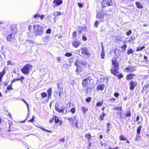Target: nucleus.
<instances>
[{
    "instance_id": "nucleus-11",
    "label": "nucleus",
    "mask_w": 149,
    "mask_h": 149,
    "mask_svg": "<svg viewBox=\"0 0 149 149\" xmlns=\"http://www.w3.org/2000/svg\"><path fill=\"white\" fill-rule=\"evenodd\" d=\"M54 120L56 124H58V126H61L62 124V121L60 120L58 117L54 116Z\"/></svg>"
},
{
    "instance_id": "nucleus-24",
    "label": "nucleus",
    "mask_w": 149,
    "mask_h": 149,
    "mask_svg": "<svg viewBox=\"0 0 149 149\" xmlns=\"http://www.w3.org/2000/svg\"><path fill=\"white\" fill-rule=\"evenodd\" d=\"M85 137L88 140L90 141L92 138V136L90 132L87 133L85 135Z\"/></svg>"
},
{
    "instance_id": "nucleus-5",
    "label": "nucleus",
    "mask_w": 149,
    "mask_h": 149,
    "mask_svg": "<svg viewBox=\"0 0 149 149\" xmlns=\"http://www.w3.org/2000/svg\"><path fill=\"white\" fill-rule=\"evenodd\" d=\"M91 80V77L88 76L84 79L82 82V85L83 88L89 86L90 82Z\"/></svg>"
},
{
    "instance_id": "nucleus-56",
    "label": "nucleus",
    "mask_w": 149,
    "mask_h": 149,
    "mask_svg": "<svg viewBox=\"0 0 149 149\" xmlns=\"http://www.w3.org/2000/svg\"><path fill=\"white\" fill-rule=\"evenodd\" d=\"M46 33L48 34H50L51 33V29L50 28L48 29L46 31Z\"/></svg>"
},
{
    "instance_id": "nucleus-22",
    "label": "nucleus",
    "mask_w": 149,
    "mask_h": 149,
    "mask_svg": "<svg viewBox=\"0 0 149 149\" xmlns=\"http://www.w3.org/2000/svg\"><path fill=\"white\" fill-rule=\"evenodd\" d=\"M135 75V74H134L131 73L127 75L126 76V79L127 80H129L132 79L134 77Z\"/></svg>"
},
{
    "instance_id": "nucleus-32",
    "label": "nucleus",
    "mask_w": 149,
    "mask_h": 149,
    "mask_svg": "<svg viewBox=\"0 0 149 149\" xmlns=\"http://www.w3.org/2000/svg\"><path fill=\"white\" fill-rule=\"evenodd\" d=\"M141 127L142 126L141 125L137 127L136 132L138 134H139L140 133Z\"/></svg>"
},
{
    "instance_id": "nucleus-40",
    "label": "nucleus",
    "mask_w": 149,
    "mask_h": 149,
    "mask_svg": "<svg viewBox=\"0 0 149 149\" xmlns=\"http://www.w3.org/2000/svg\"><path fill=\"white\" fill-rule=\"evenodd\" d=\"M141 138V136L137 134L135 138V140L136 141H139L140 140Z\"/></svg>"
},
{
    "instance_id": "nucleus-43",
    "label": "nucleus",
    "mask_w": 149,
    "mask_h": 149,
    "mask_svg": "<svg viewBox=\"0 0 149 149\" xmlns=\"http://www.w3.org/2000/svg\"><path fill=\"white\" fill-rule=\"evenodd\" d=\"M133 50L132 49H128L127 52V54H132L133 53Z\"/></svg>"
},
{
    "instance_id": "nucleus-19",
    "label": "nucleus",
    "mask_w": 149,
    "mask_h": 149,
    "mask_svg": "<svg viewBox=\"0 0 149 149\" xmlns=\"http://www.w3.org/2000/svg\"><path fill=\"white\" fill-rule=\"evenodd\" d=\"M105 86L104 84H99L97 87L96 89L97 91H103Z\"/></svg>"
},
{
    "instance_id": "nucleus-36",
    "label": "nucleus",
    "mask_w": 149,
    "mask_h": 149,
    "mask_svg": "<svg viewBox=\"0 0 149 149\" xmlns=\"http://www.w3.org/2000/svg\"><path fill=\"white\" fill-rule=\"evenodd\" d=\"M39 128L40 129L42 130H43L45 132H50V133H52V131L48 130H47L42 127H39Z\"/></svg>"
},
{
    "instance_id": "nucleus-54",
    "label": "nucleus",
    "mask_w": 149,
    "mask_h": 149,
    "mask_svg": "<svg viewBox=\"0 0 149 149\" xmlns=\"http://www.w3.org/2000/svg\"><path fill=\"white\" fill-rule=\"evenodd\" d=\"M114 95L115 97H118L120 95H119V93H118V92H115L114 93Z\"/></svg>"
},
{
    "instance_id": "nucleus-2",
    "label": "nucleus",
    "mask_w": 149,
    "mask_h": 149,
    "mask_svg": "<svg viewBox=\"0 0 149 149\" xmlns=\"http://www.w3.org/2000/svg\"><path fill=\"white\" fill-rule=\"evenodd\" d=\"M33 27L34 31L37 35L41 36L43 33V27L41 26L40 25L38 24L34 25L33 26Z\"/></svg>"
},
{
    "instance_id": "nucleus-15",
    "label": "nucleus",
    "mask_w": 149,
    "mask_h": 149,
    "mask_svg": "<svg viewBox=\"0 0 149 149\" xmlns=\"http://www.w3.org/2000/svg\"><path fill=\"white\" fill-rule=\"evenodd\" d=\"M53 2L55 3L53 6L54 8H55L56 6H58L61 5L63 3L62 0H54Z\"/></svg>"
},
{
    "instance_id": "nucleus-62",
    "label": "nucleus",
    "mask_w": 149,
    "mask_h": 149,
    "mask_svg": "<svg viewBox=\"0 0 149 149\" xmlns=\"http://www.w3.org/2000/svg\"><path fill=\"white\" fill-rule=\"evenodd\" d=\"M125 70H126V71H127L130 72V66L127 67L125 69Z\"/></svg>"
},
{
    "instance_id": "nucleus-57",
    "label": "nucleus",
    "mask_w": 149,
    "mask_h": 149,
    "mask_svg": "<svg viewBox=\"0 0 149 149\" xmlns=\"http://www.w3.org/2000/svg\"><path fill=\"white\" fill-rule=\"evenodd\" d=\"M82 38L84 41H86L87 39L86 37L85 36H83L82 37Z\"/></svg>"
},
{
    "instance_id": "nucleus-23",
    "label": "nucleus",
    "mask_w": 149,
    "mask_h": 149,
    "mask_svg": "<svg viewBox=\"0 0 149 149\" xmlns=\"http://www.w3.org/2000/svg\"><path fill=\"white\" fill-rule=\"evenodd\" d=\"M47 92L48 93L47 98L49 99L51 97V94L52 93V88H49L48 90H47Z\"/></svg>"
},
{
    "instance_id": "nucleus-38",
    "label": "nucleus",
    "mask_w": 149,
    "mask_h": 149,
    "mask_svg": "<svg viewBox=\"0 0 149 149\" xmlns=\"http://www.w3.org/2000/svg\"><path fill=\"white\" fill-rule=\"evenodd\" d=\"M41 95L42 98L43 99L46 97L47 95V94L45 92H43L41 93Z\"/></svg>"
},
{
    "instance_id": "nucleus-28",
    "label": "nucleus",
    "mask_w": 149,
    "mask_h": 149,
    "mask_svg": "<svg viewBox=\"0 0 149 149\" xmlns=\"http://www.w3.org/2000/svg\"><path fill=\"white\" fill-rule=\"evenodd\" d=\"M106 115V114L104 112H103L99 116V119L101 121H103L104 120V118L105 116Z\"/></svg>"
},
{
    "instance_id": "nucleus-18",
    "label": "nucleus",
    "mask_w": 149,
    "mask_h": 149,
    "mask_svg": "<svg viewBox=\"0 0 149 149\" xmlns=\"http://www.w3.org/2000/svg\"><path fill=\"white\" fill-rule=\"evenodd\" d=\"M14 36H13V34H11L8 35L6 37L7 41L9 42H13L14 40Z\"/></svg>"
},
{
    "instance_id": "nucleus-6",
    "label": "nucleus",
    "mask_w": 149,
    "mask_h": 149,
    "mask_svg": "<svg viewBox=\"0 0 149 149\" xmlns=\"http://www.w3.org/2000/svg\"><path fill=\"white\" fill-rule=\"evenodd\" d=\"M74 64L77 68L76 69L77 71L78 70V67L83 68L86 67V64L85 62L82 61H79L78 60Z\"/></svg>"
},
{
    "instance_id": "nucleus-49",
    "label": "nucleus",
    "mask_w": 149,
    "mask_h": 149,
    "mask_svg": "<svg viewBox=\"0 0 149 149\" xmlns=\"http://www.w3.org/2000/svg\"><path fill=\"white\" fill-rule=\"evenodd\" d=\"M40 16V15L39 14L36 13L34 15L33 17L34 18H37L38 17H39Z\"/></svg>"
},
{
    "instance_id": "nucleus-26",
    "label": "nucleus",
    "mask_w": 149,
    "mask_h": 149,
    "mask_svg": "<svg viewBox=\"0 0 149 149\" xmlns=\"http://www.w3.org/2000/svg\"><path fill=\"white\" fill-rule=\"evenodd\" d=\"M79 119L78 120V122H77L74 125V126L77 128L79 129V128L80 127H82L83 125V124L81 123V124L80 123V125L79 126Z\"/></svg>"
},
{
    "instance_id": "nucleus-12",
    "label": "nucleus",
    "mask_w": 149,
    "mask_h": 149,
    "mask_svg": "<svg viewBox=\"0 0 149 149\" xmlns=\"http://www.w3.org/2000/svg\"><path fill=\"white\" fill-rule=\"evenodd\" d=\"M72 44L74 47L77 48L81 44V42L79 40L75 39L72 42Z\"/></svg>"
},
{
    "instance_id": "nucleus-42",
    "label": "nucleus",
    "mask_w": 149,
    "mask_h": 149,
    "mask_svg": "<svg viewBox=\"0 0 149 149\" xmlns=\"http://www.w3.org/2000/svg\"><path fill=\"white\" fill-rule=\"evenodd\" d=\"M127 47V45L126 44H124L121 47V48L122 49V51L123 52H124L125 49Z\"/></svg>"
},
{
    "instance_id": "nucleus-47",
    "label": "nucleus",
    "mask_w": 149,
    "mask_h": 149,
    "mask_svg": "<svg viewBox=\"0 0 149 149\" xmlns=\"http://www.w3.org/2000/svg\"><path fill=\"white\" fill-rule=\"evenodd\" d=\"M77 35V32L76 31H74L72 34V36L73 37H76Z\"/></svg>"
},
{
    "instance_id": "nucleus-16",
    "label": "nucleus",
    "mask_w": 149,
    "mask_h": 149,
    "mask_svg": "<svg viewBox=\"0 0 149 149\" xmlns=\"http://www.w3.org/2000/svg\"><path fill=\"white\" fill-rule=\"evenodd\" d=\"M119 139L120 141H125L127 143L129 144L130 142V141L127 139V138H126L125 136L123 135H121L119 137Z\"/></svg>"
},
{
    "instance_id": "nucleus-37",
    "label": "nucleus",
    "mask_w": 149,
    "mask_h": 149,
    "mask_svg": "<svg viewBox=\"0 0 149 149\" xmlns=\"http://www.w3.org/2000/svg\"><path fill=\"white\" fill-rule=\"evenodd\" d=\"M61 13L59 12H54L53 13V15L56 17H57L61 15Z\"/></svg>"
},
{
    "instance_id": "nucleus-14",
    "label": "nucleus",
    "mask_w": 149,
    "mask_h": 149,
    "mask_svg": "<svg viewBox=\"0 0 149 149\" xmlns=\"http://www.w3.org/2000/svg\"><path fill=\"white\" fill-rule=\"evenodd\" d=\"M130 86V89L131 90L133 91L134 88L137 85V83L136 82L133 81H131L129 84Z\"/></svg>"
},
{
    "instance_id": "nucleus-59",
    "label": "nucleus",
    "mask_w": 149,
    "mask_h": 149,
    "mask_svg": "<svg viewBox=\"0 0 149 149\" xmlns=\"http://www.w3.org/2000/svg\"><path fill=\"white\" fill-rule=\"evenodd\" d=\"M59 141L60 143H63L65 141V139L64 138H62L60 139Z\"/></svg>"
},
{
    "instance_id": "nucleus-29",
    "label": "nucleus",
    "mask_w": 149,
    "mask_h": 149,
    "mask_svg": "<svg viewBox=\"0 0 149 149\" xmlns=\"http://www.w3.org/2000/svg\"><path fill=\"white\" fill-rule=\"evenodd\" d=\"M135 4L137 7L139 8H142L143 7V6L139 2H136Z\"/></svg>"
},
{
    "instance_id": "nucleus-1",
    "label": "nucleus",
    "mask_w": 149,
    "mask_h": 149,
    "mask_svg": "<svg viewBox=\"0 0 149 149\" xmlns=\"http://www.w3.org/2000/svg\"><path fill=\"white\" fill-rule=\"evenodd\" d=\"M111 61L112 62V64L113 65V67L110 70L111 73L114 75L117 76V74H118L119 73L118 70H119V65L118 61L116 59L114 60H112Z\"/></svg>"
},
{
    "instance_id": "nucleus-20",
    "label": "nucleus",
    "mask_w": 149,
    "mask_h": 149,
    "mask_svg": "<svg viewBox=\"0 0 149 149\" xmlns=\"http://www.w3.org/2000/svg\"><path fill=\"white\" fill-rule=\"evenodd\" d=\"M145 91L146 92L149 91V84L145 85L143 88L142 91V93H144Z\"/></svg>"
},
{
    "instance_id": "nucleus-34",
    "label": "nucleus",
    "mask_w": 149,
    "mask_h": 149,
    "mask_svg": "<svg viewBox=\"0 0 149 149\" xmlns=\"http://www.w3.org/2000/svg\"><path fill=\"white\" fill-rule=\"evenodd\" d=\"M136 70L135 69V67L131 66V65L130 66V72H133L134 71H135Z\"/></svg>"
},
{
    "instance_id": "nucleus-25",
    "label": "nucleus",
    "mask_w": 149,
    "mask_h": 149,
    "mask_svg": "<svg viewBox=\"0 0 149 149\" xmlns=\"http://www.w3.org/2000/svg\"><path fill=\"white\" fill-rule=\"evenodd\" d=\"M113 109L115 110L121 111H122V107L121 104H119L118 106H115Z\"/></svg>"
},
{
    "instance_id": "nucleus-17",
    "label": "nucleus",
    "mask_w": 149,
    "mask_h": 149,
    "mask_svg": "<svg viewBox=\"0 0 149 149\" xmlns=\"http://www.w3.org/2000/svg\"><path fill=\"white\" fill-rule=\"evenodd\" d=\"M105 14L103 13L101 11H99L97 13L96 16L99 19H102L104 17Z\"/></svg>"
},
{
    "instance_id": "nucleus-31",
    "label": "nucleus",
    "mask_w": 149,
    "mask_h": 149,
    "mask_svg": "<svg viewBox=\"0 0 149 149\" xmlns=\"http://www.w3.org/2000/svg\"><path fill=\"white\" fill-rule=\"evenodd\" d=\"M11 33L13 34V33H15L16 32V28L14 26H12L11 27Z\"/></svg>"
},
{
    "instance_id": "nucleus-30",
    "label": "nucleus",
    "mask_w": 149,
    "mask_h": 149,
    "mask_svg": "<svg viewBox=\"0 0 149 149\" xmlns=\"http://www.w3.org/2000/svg\"><path fill=\"white\" fill-rule=\"evenodd\" d=\"M102 50L101 53V56L102 58L104 59L105 56L104 52V50L103 47L102 45Z\"/></svg>"
},
{
    "instance_id": "nucleus-48",
    "label": "nucleus",
    "mask_w": 149,
    "mask_h": 149,
    "mask_svg": "<svg viewBox=\"0 0 149 149\" xmlns=\"http://www.w3.org/2000/svg\"><path fill=\"white\" fill-rule=\"evenodd\" d=\"M135 38L134 36H131L130 37V38L129 39L128 41L129 42H131V41L134 40L135 39Z\"/></svg>"
},
{
    "instance_id": "nucleus-45",
    "label": "nucleus",
    "mask_w": 149,
    "mask_h": 149,
    "mask_svg": "<svg viewBox=\"0 0 149 149\" xmlns=\"http://www.w3.org/2000/svg\"><path fill=\"white\" fill-rule=\"evenodd\" d=\"M76 111L75 108L74 107L71 108L70 110V111L72 113L74 114Z\"/></svg>"
},
{
    "instance_id": "nucleus-9",
    "label": "nucleus",
    "mask_w": 149,
    "mask_h": 149,
    "mask_svg": "<svg viewBox=\"0 0 149 149\" xmlns=\"http://www.w3.org/2000/svg\"><path fill=\"white\" fill-rule=\"evenodd\" d=\"M102 5L103 7H105L107 6H110L112 5L111 0H104L102 2Z\"/></svg>"
},
{
    "instance_id": "nucleus-33",
    "label": "nucleus",
    "mask_w": 149,
    "mask_h": 149,
    "mask_svg": "<svg viewBox=\"0 0 149 149\" xmlns=\"http://www.w3.org/2000/svg\"><path fill=\"white\" fill-rule=\"evenodd\" d=\"M24 79V77L23 76H22L20 78H18L16 79L13 80V81H21V83L22 82L23 80Z\"/></svg>"
},
{
    "instance_id": "nucleus-52",
    "label": "nucleus",
    "mask_w": 149,
    "mask_h": 149,
    "mask_svg": "<svg viewBox=\"0 0 149 149\" xmlns=\"http://www.w3.org/2000/svg\"><path fill=\"white\" fill-rule=\"evenodd\" d=\"M117 77H118V78L119 79H121L123 77V75L121 74H120L118 75V74H117Z\"/></svg>"
},
{
    "instance_id": "nucleus-27",
    "label": "nucleus",
    "mask_w": 149,
    "mask_h": 149,
    "mask_svg": "<svg viewBox=\"0 0 149 149\" xmlns=\"http://www.w3.org/2000/svg\"><path fill=\"white\" fill-rule=\"evenodd\" d=\"M131 113L130 110H129L126 111L125 115V117H130L131 116Z\"/></svg>"
},
{
    "instance_id": "nucleus-35",
    "label": "nucleus",
    "mask_w": 149,
    "mask_h": 149,
    "mask_svg": "<svg viewBox=\"0 0 149 149\" xmlns=\"http://www.w3.org/2000/svg\"><path fill=\"white\" fill-rule=\"evenodd\" d=\"M82 110L84 113H86V112L88 111V109L87 108H86L85 107H82Z\"/></svg>"
},
{
    "instance_id": "nucleus-58",
    "label": "nucleus",
    "mask_w": 149,
    "mask_h": 149,
    "mask_svg": "<svg viewBox=\"0 0 149 149\" xmlns=\"http://www.w3.org/2000/svg\"><path fill=\"white\" fill-rule=\"evenodd\" d=\"M78 6L80 8H82L83 7V5L81 3H78Z\"/></svg>"
},
{
    "instance_id": "nucleus-60",
    "label": "nucleus",
    "mask_w": 149,
    "mask_h": 149,
    "mask_svg": "<svg viewBox=\"0 0 149 149\" xmlns=\"http://www.w3.org/2000/svg\"><path fill=\"white\" fill-rule=\"evenodd\" d=\"M99 22L97 21H96L95 23V27H97L98 24H99Z\"/></svg>"
},
{
    "instance_id": "nucleus-51",
    "label": "nucleus",
    "mask_w": 149,
    "mask_h": 149,
    "mask_svg": "<svg viewBox=\"0 0 149 149\" xmlns=\"http://www.w3.org/2000/svg\"><path fill=\"white\" fill-rule=\"evenodd\" d=\"M144 59L145 60L146 63H148V57L145 55L144 56Z\"/></svg>"
},
{
    "instance_id": "nucleus-61",
    "label": "nucleus",
    "mask_w": 149,
    "mask_h": 149,
    "mask_svg": "<svg viewBox=\"0 0 149 149\" xmlns=\"http://www.w3.org/2000/svg\"><path fill=\"white\" fill-rule=\"evenodd\" d=\"M109 149H119V147H116L114 148H111V147H109Z\"/></svg>"
},
{
    "instance_id": "nucleus-21",
    "label": "nucleus",
    "mask_w": 149,
    "mask_h": 149,
    "mask_svg": "<svg viewBox=\"0 0 149 149\" xmlns=\"http://www.w3.org/2000/svg\"><path fill=\"white\" fill-rule=\"evenodd\" d=\"M6 73V70L4 69L2 71L0 72V82L2 80V79L3 76Z\"/></svg>"
},
{
    "instance_id": "nucleus-50",
    "label": "nucleus",
    "mask_w": 149,
    "mask_h": 149,
    "mask_svg": "<svg viewBox=\"0 0 149 149\" xmlns=\"http://www.w3.org/2000/svg\"><path fill=\"white\" fill-rule=\"evenodd\" d=\"M7 89L8 90H12L13 89L12 87V85H8L7 87Z\"/></svg>"
},
{
    "instance_id": "nucleus-10",
    "label": "nucleus",
    "mask_w": 149,
    "mask_h": 149,
    "mask_svg": "<svg viewBox=\"0 0 149 149\" xmlns=\"http://www.w3.org/2000/svg\"><path fill=\"white\" fill-rule=\"evenodd\" d=\"M62 81H61L57 83V88L58 90H59V93L58 95L59 96L60 98H61V91H63V88L62 86Z\"/></svg>"
},
{
    "instance_id": "nucleus-63",
    "label": "nucleus",
    "mask_w": 149,
    "mask_h": 149,
    "mask_svg": "<svg viewBox=\"0 0 149 149\" xmlns=\"http://www.w3.org/2000/svg\"><path fill=\"white\" fill-rule=\"evenodd\" d=\"M7 63L8 65H12V62L10 61H7Z\"/></svg>"
},
{
    "instance_id": "nucleus-64",
    "label": "nucleus",
    "mask_w": 149,
    "mask_h": 149,
    "mask_svg": "<svg viewBox=\"0 0 149 149\" xmlns=\"http://www.w3.org/2000/svg\"><path fill=\"white\" fill-rule=\"evenodd\" d=\"M102 103H97L96 106L97 107H99L102 106Z\"/></svg>"
},
{
    "instance_id": "nucleus-39",
    "label": "nucleus",
    "mask_w": 149,
    "mask_h": 149,
    "mask_svg": "<svg viewBox=\"0 0 149 149\" xmlns=\"http://www.w3.org/2000/svg\"><path fill=\"white\" fill-rule=\"evenodd\" d=\"M145 47L144 46H143L141 47H139L136 49V51L137 52L141 51L142 49H145Z\"/></svg>"
},
{
    "instance_id": "nucleus-46",
    "label": "nucleus",
    "mask_w": 149,
    "mask_h": 149,
    "mask_svg": "<svg viewBox=\"0 0 149 149\" xmlns=\"http://www.w3.org/2000/svg\"><path fill=\"white\" fill-rule=\"evenodd\" d=\"M132 31L131 30H129L128 31H127L126 33V34L127 36H129L132 33Z\"/></svg>"
},
{
    "instance_id": "nucleus-4",
    "label": "nucleus",
    "mask_w": 149,
    "mask_h": 149,
    "mask_svg": "<svg viewBox=\"0 0 149 149\" xmlns=\"http://www.w3.org/2000/svg\"><path fill=\"white\" fill-rule=\"evenodd\" d=\"M32 67V65L29 64H27L25 65L24 67L21 69L22 72L25 74H29V70Z\"/></svg>"
},
{
    "instance_id": "nucleus-44",
    "label": "nucleus",
    "mask_w": 149,
    "mask_h": 149,
    "mask_svg": "<svg viewBox=\"0 0 149 149\" xmlns=\"http://www.w3.org/2000/svg\"><path fill=\"white\" fill-rule=\"evenodd\" d=\"M72 54L70 53L67 52L65 54V56L67 57H70L72 56Z\"/></svg>"
},
{
    "instance_id": "nucleus-53",
    "label": "nucleus",
    "mask_w": 149,
    "mask_h": 149,
    "mask_svg": "<svg viewBox=\"0 0 149 149\" xmlns=\"http://www.w3.org/2000/svg\"><path fill=\"white\" fill-rule=\"evenodd\" d=\"M91 100V98L88 97L86 99V101L87 102H89Z\"/></svg>"
},
{
    "instance_id": "nucleus-13",
    "label": "nucleus",
    "mask_w": 149,
    "mask_h": 149,
    "mask_svg": "<svg viewBox=\"0 0 149 149\" xmlns=\"http://www.w3.org/2000/svg\"><path fill=\"white\" fill-rule=\"evenodd\" d=\"M92 88V86H88L83 88V90L84 91L85 93L87 94L91 92Z\"/></svg>"
},
{
    "instance_id": "nucleus-55",
    "label": "nucleus",
    "mask_w": 149,
    "mask_h": 149,
    "mask_svg": "<svg viewBox=\"0 0 149 149\" xmlns=\"http://www.w3.org/2000/svg\"><path fill=\"white\" fill-rule=\"evenodd\" d=\"M34 116H33L32 118L30 120H28V122H33L34 121Z\"/></svg>"
},
{
    "instance_id": "nucleus-41",
    "label": "nucleus",
    "mask_w": 149,
    "mask_h": 149,
    "mask_svg": "<svg viewBox=\"0 0 149 149\" xmlns=\"http://www.w3.org/2000/svg\"><path fill=\"white\" fill-rule=\"evenodd\" d=\"M117 113L118 115H119L120 116V118L123 119L125 118V117H124L122 115V111L118 112Z\"/></svg>"
},
{
    "instance_id": "nucleus-7",
    "label": "nucleus",
    "mask_w": 149,
    "mask_h": 149,
    "mask_svg": "<svg viewBox=\"0 0 149 149\" xmlns=\"http://www.w3.org/2000/svg\"><path fill=\"white\" fill-rule=\"evenodd\" d=\"M78 52L79 53V52L81 53V55H86L88 56L90 54V52L88 49L86 47L81 48L79 50Z\"/></svg>"
},
{
    "instance_id": "nucleus-3",
    "label": "nucleus",
    "mask_w": 149,
    "mask_h": 149,
    "mask_svg": "<svg viewBox=\"0 0 149 149\" xmlns=\"http://www.w3.org/2000/svg\"><path fill=\"white\" fill-rule=\"evenodd\" d=\"M55 109L58 113H63L65 109V107L62 104L56 103L55 105Z\"/></svg>"
},
{
    "instance_id": "nucleus-8",
    "label": "nucleus",
    "mask_w": 149,
    "mask_h": 149,
    "mask_svg": "<svg viewBox=\"0 0 149 149\" xmlns=\"http://www.w3.org/2000/svg\"><path fill=\"white\" fill-rule=\"evenodd\" d=\"M78 117L75 115L73 118H69L67 120L70 122L71 125L74 126L77 122H78L79 120Z\"/></svg>"
}]
</instances>
